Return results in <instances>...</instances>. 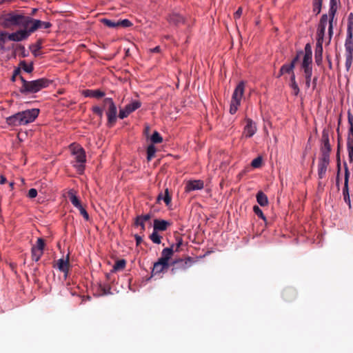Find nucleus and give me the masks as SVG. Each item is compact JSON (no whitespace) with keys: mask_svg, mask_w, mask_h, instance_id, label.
Masks as SVG:
<instances>
[{"mask_svg":"<svg viewBox=\"0 0 353 353\" xmlns=\"http://www.w3.org/2000/svg\"><path fill=\"white\" fill-rule=\"evenodd\" d=\"M330 6H337V0H330Z\"/></svg>","mask_w":353,"mask_h":353,"instance_id":"62","label":"nucleus"},{"mask_svg":"<svg viewBox=\"0 0 353 353\" xmlns=\"http://www.w3.org/2000/svg\"><path fill=\"white\" fill-rule=\"evenodd\" d=\"M347 121L350 125L347 137V149L350 163L353 162V115L350 110L347 112Z\"/></svg>","mask_w":353,"mask_h":353,"instance_id":"8","label":"nucleus"},{"mask_svg":"<svg viewBox=\"0 0 353 353\" xmlns=\"http://www.w3.org/2000/svg\"><path fill=\"white\" fill-rule=\"evenodd\" d=\"M99 288L101 290V294L105 295L110 293V287L109 285H99Z\"/></svg>","mask_w":353,"mask_h":353,"instance_id":"45","label":"nucleus"},{"mask_svg":"<svg viewBox=\"0 0 353 353\" xmlns=\"http://www.w3.org/2000/svg\"><path fill=\"white\" fill-rule=\"evenodd\" d=\"M19 65V68H22L25 72L28 73L32 72L34 70L33 64L30 63L28 65L25 61H20Z\"/></svg>","mask_w":353,"mask_h":353,"instance_id":"38","label":"nucleus"},{"mask_svg":"<svg viewBox=\"0 0 353 353\" xmlns=\"http://www.w3.org/2000/svg\"><path fill=\"white\" fill-rule=\"evenodd\" d=\"M245 90V83L244 81H241L236 86L234 92L232 94L230 106V113L231 114H234L236 112L239 106L241 104V99L243 96Z\"/></svg>","mask_w":353,"mask_h":353,"instance_id":"6","label":"nucleus"},{"mask_svg":"<svg viewBox=\"0 0 353 353\" xmlns=\"http://www.w3.org/2000/svg\"><path fill=\"white\" fill-rule=\"evenodd\" d=\"M137 218L139 219L143 222L148 221L151 219V214H146L144 215H139L137 216Z\"/></svg>","mask_w":353,"mask_h":353,"instance_id":"51","label":"nucleus"},{"mask_svg":"<svg viewBox=\"0 0 353 353\" xmlns=\"http://www.w3.org/2000/svg\"><path fill=\"white\" fill-rule=\"evenodd\" d=\"M19 79L21 81V86L19 91L22 94H29L37 93L43 88H48L52 81L47 78H41L33 81H27L23 77L20 76Z\"/></svg>","mask_w":353,"mask_h":353,"instance_id":"3","label":"nucleus"},{"mask_svg":"<svg viewBox=\"0 0 353 353\" xmlns=\"http://www.w3.org/2000/svg\"><path fill=\"white\" fill-rule=\"evenodd\" d=\"M78 209L79 210L80 214L83 216L84 219L85 221H89L90 216L85 208L81 205V207L78 208Z\"/></svg>","mask_w":353,"mask_h":353,"instance_id":"47","label":"nucleus"},{"mask_svg":"<svg viewBox=\"0 0 353 353\" xmlns=\"http://www.w3.org/2000/svg\"><path fill=\"white\" fill-rule=\"evenodd\" d=\"M243 13V8L242 7H239L237 10L234 14V19L235 20L240 19Z\"/></svg>","mask_w":353,"mask_h":353,"instance_id":"50","label":"nucleus"},{"mask_svg":"<svg viewBox=\"0 0 353 353\" xmlns=\"http://www.w3.org/2000/svg\"><path fill=\"white\" fill-rule=\"evenodd\" d=\"M7 182L6 178L3 175L0 176V184H4Z\"/></svg>","mask_w":353,"mask_h":353,"instance_id":"58","label":"nucleus"},{"mask_svg":"<svg viewBox=\"0 0 353 353\" xmlns=\"http://www.w3.org/2000/svg\"><path fill=\"white\" fill-rule=\"evenodd\" d=\"M204 187V182L202 180L188 181L185 185V192H189L194 190H201Z\"/></svg>","mask_w":353,"mask_h":353,"instance_id":"21","label":"nucleus"},{"mask_svg":"<svg viewBox=\"0 0 353 353\" xmlns=\"http://www.w3.org/2000/svg\"><path fill=\"white\" fill-rule=\"evenodd\" d=\"M330 157L321 156L318 164V176L319 179H323L325 176L327 168L330 164Z\"/></svg>","mask_w":353,"mask_h":353,"instance_id":"17","label":"nucleus"},{"mask_svg":"<svg viewBox=\"0 0 353 353\" xmlns=\"http://www.w3.org/2000/svg\"><path fill=\"white\" fill-rule=\"evenodd\" d=\"M195 261L196 260L190 256L185 257L184 259L178 258L177 260L178 265L184 269L191 266Z\"/></svg>","mask_w":353,"mask_h":353,"instance_id":"28","label":"nucleus"},{"mask_svg":"<svg viewBox=\"0 0 353 353\" xmlns=\"http://www.w3.org/2000/svg\"><path fill=\"white\" fill-rule=\"evenodd\" d=\"M134 239L136 240L137 245H139L141 243L142 241H143L141 236H140L138 234H135L134 235Z\"/></svg>","mask_w":353,"mask_h":353,"instance_id":"52","label":"nucleus"},{"mask_svg":"<svg viewBox=\"0 0 353 353\" xmlns=\"http://www.w3.org/2000/svg\"><path fill=\"white\" fill-rule=\"evenodd\" d=\"M337 11V6H330L329 9V13L327 14L328 16V21H329V26H328V35L330 41L331 40L332 35H333V30H334V26H333V21L335 17V14Z\"/></svg>","mask_w":353,"mask_h":353,"instance_id":"20","label":"nucleus"},{"mask_svg":"<svg viewBox=\"0 0 353 353\" xmlns=\"http://www.w3.org/2000/svg\"><path fill=\"white\" fill-rule=\"evenodd\" d=\"M256 201L261 206H266L268 204V199L262 191H259L256 194Z\"/></svg>","mask_w":353,"mask_h":353,"instance_id":"32","label":"nucleus"},{"mask_svg":"<svg viewBox=\"0 0 353 353\" xmlns=\"http://www.w3.org/2000/svg\"><path fill=\"white\" fill-rule=\"evenodd\" d=\"M151 141L152 143H160L163 141V138L158 132L155 131L151 137Z\"/></svg>","mask_w":353,"mask_h":353,"instance_id":"40","label":"nucleus"},{"mask_svg":"<svg viewBox=\"0 0 353 353\" xmlns=\"http://www.w3.org/2000/svg\"><path fill=\"white\" fill-rule=\"evenodd\" d=\"M42 39H39L37 41L34 45H32L30 46V49L34 57H37L39 55L38 51H39L42 48Z\"/></svg>","mask_w":353,"mask_h":353,"instance_id":"33","label":"nucleus"},{"mask_svg":"<svg viewBox=\"0 0 353 353\" xmlns=\"http://www.w3.org/2000/svg\"><path fill=\"white\" fill-rule=\"evenodd\" d=\"M344 168H345V176H344V187L343 189V196H349V177H350V172L346 163H344Z\"/></svg>","mask_w":353,"mask_h":353,"instance_id":"27","label":"nucleus"},{"mask_svg":"<svg viewBox=\"0 0 353 353\" xmlns=\"http://www.w3.org/2000/svg\"><path fill=\"white\" fill-rule=\"evenodd\" d=\"M101 22L105 26L111 28H117L119 27L128 28L133 25L132 23L127 19L115 21L103 18L101 19Z\"/></svg>","mask_w":353,"mask_h":353,"instance_id":"14","label":"nucleus"},{"mask_svg":"<svg viewBox=\"0 0 353 353\" xmlns=\"http://www.w3.org/2000/svg\"><path fill=\"white\" fill-rule=\"evenodd\" d=\"M81 94L85 97L101 99L105 95V92L101 90H83L81 91Z\"/></svg>","mask_w":353,"mask_h":353,"instance_id":"23","label":"nucleus"},{"mask_svg":"<svg viewBox=\"0 0 353 353\" xmlns=\"http://www.w3.org/2000/svg\"><path fill=\"white\" fill-rule=\"evenodd\" d=\"M290 86L292 89V90H293V94L294 96H297L299 94V92H300V89L299 88V85H298L297 83L296 82V83H290Z\"/></svg>","mask_w":353,"mask_h":353,"instance_id":"48","label":"nucleus"},{"mask_svg":"<svg viewBox=\"0 0 353 353\" xmlns=\"http://www.w3.org/2000/svg\"><path fill=\"white\" fill-rule=\"evenodd\" d=\"M338 148L336 153V160H337V175L336 179V183L339 190V174L341 171V161H340V136L338 137Z\"/></svg>","mask_w":353,"mask_h":353,"instance_id":"29","label":"nucleus"},{"mask_svg":"<svg viewBox=\"0 0 353 353\" xmlns=\"http://www.w3.org/2000/svg\"><path fill=\"white\" fill-rule=\"evenodd\" d=\"M346 59H345V68L346 70L349 71L352 63L353 61V54H345Z\"/></svg>","mask_w":353,"mask_h":353,"instance_id":"44","label":"nucleus"},{"mask_svg":"<svg viewBox=\"0 0 353 353\" xmlns=\"http://www.w3.org/2000/svg\"><path fill=\"white\" fill-rule=\"evenodd\" d=\"M32 17L26 15L22 11L10 12L0 17V24L5 28L12 26L21 28L20 30H28L31 26Z\"/></svg>","mask_w":353,"mask_h":353,"instance_id":"1","label":"nucleus"},{"mask_svg":"<svg viewBox=\"0 0 353 353\" xmlns=\"http://www.w3.org/2000/svg\"><path fill=\"white\" fill-rule=\"evenodd\" d=\"M52 26V23L48 21H42L39 19H35L32 17L31 26L28 30H23L25 32L26 39L30 36V34L34 32L39 28H50Z\"/></svg>","mask_w":353,"mask_h":353,"instance_id":"11","label":"nucleus"},{"mask_svg":"<svg viewBox=\"0 0 353 353\" xmlns=\"http://www.w3.org/2000/svg\"><path fill=\"white\" fill-rule=\"evenodd\" d=\"M296 77H295V74L294 72H293V73L291 74V77H290V83H296Z\"/></svg>","mask_w":353,"mask_h":353,"instance_id":"57","label":"nucleus"},{"mask_svg":"<svg viewBox=\"0 0 353 353\" xmlns=\"http://www.w3.org/2000/svg\"><path fill=\"white\" fill-rule=\"evenodd\" d=\"M68 196L72 204L77 208L82 205L74 190H70L68 191Z\"/></svg>","mask_w":353,"mask_h":353,"instance_id":"31","label":"nucleus"},{"mask_svg":"<svg viewBox=\"0 0 353 353\" xmlns=\"http://www.w3.org/2000/svg\"><path fill=\"white\" fill-rule=\"evenodd\" d=\"M182 244V239L181 237H178V249L180 248Z\"/></svg>","mask_w":353,"mask_h":353,"instance_id":"64","label":"nucleus"},{"mask_svg":"<svg viewBox=\"0 0 353 353\" xmlns=\"http://www.w3.org/2000/svg\"><path fill=\"white\" fill-rule=\"evenodd\" d=\"M303 54H305V51L303 52V50H299V51L296 52V55L299 56V58H300L301 56L303 55Z\"/></svg>","mask_w":353,"mask_h":353,"instance_id":"63","label":"nucleus"},{"mask_svg":"<svg viewBox=\"0 0 353 353\" xmlns=\"http://www.w3.org/2000/svg\"><path fill=\"white\" fill-rule=\"evenodd\" d=\"M103 110H105L108 127H112L117 122V108L112 98L106 97L103 100L102 106L94 105L91 110L92 113L102 119L103 116Z\"/></svg>","mask_w":353,"mask_h":353,"instance_id":"2","label":"nucleus"},{"mask_svg":"<svg viewBox=\"0 0 353 353\" xmlns=\"http://www.w3.org/2000/svg\"><path fill=\"white\" fill-rule=\"evenodd\" d=\"M327 60L328 61V66L330 69L332 68V63L330 57L329 56L327 57Z\"/></svg>","mask_w":353,"mask_h":353,"instance_id":"60","label":"nucleus"},{"mask_svg":"<svg viewBox=\"0 0 353 353\" xmlns=\"http://www.w3.org/2000/svg\"><path fill=\"white\" fill-rule=\"evenodd\" d=\"M299 59H300V58H299V57L296 55V56L292 59V61H291L290 63V64H292V65L295 68V65H296V63H297V61L299 60Z\"/></svg>","mask_w":353,"mask_h":353,"instance_id":"54","label":"nucleus"},{"mask_svg":"<svg viewBox=\"0 0 353 353\" xmlns=\"http://www.w3.org/2000/svg\"><path fill=\"white\" fill-rule=\"evenodd\" d=\"M173 245L170 248H165L161 252V256L159 260L154 263L152 274L153 275L159 274L160 273L166 272L170 269V259L173 255Z\"/></svg>","mask_w":353,"mask_h":353,"instance_id":"4","label":"nucleus"},{"mask_svg":"<svg viewBox=\"0 0 353 353\" xmlns=\"http://www.w3.org/2000/svg\"><path fill=\"white\" fill-rule=\"evenodd\" d=\"M141 105V103L139 101H134L132 103L126 105L123 109H121L119 112L118 117L123 119L128 117V115L132 112L139 108Z\"/></svg>","mask_w":353,"mask_h":353,"instance_id":"16","label":"nucleus"},{"mask_svg":"<svg viewBox=\"0 0 353 353\" xmlns=\"http://www.w3.org/2000/svg\"><path fill=\"white\" fill-rule=\"evenodd\" d=\"M70 147L73 148L72 153L75 157L76 162L79 163V165H74V166L77 168L78 171L83 172L85 168L84 163L86 161L85 152L84 149L79 145L73 147V145H71Z\"/></svg>","mask_w":353,"mask_h":353,"instance_id":"9","label":"nucleus"},{"mask_svg":"<svg viewBox=\"0 0 353 353\" xmlns=\"http://www.w3.org/2000/svg\"><path fill=\"white\" fill-rule=\"evenodd\" d=\"M161 200H163L168 206L171 203L172 197L168 188L165 190L164 193H160L158 195L157 202L159 203Z\"/></svg>","mask_w":353,"mask_h":353,"instance_id":"30","label":"nucleus"},{"mask_svg":"<svg viewBox=\"0 0 353 353\" xmlns=\"http://www.w3.org/2000/svg\"><path fill=\"white\" fill-rule=\"evenodd\" d=\"M345 47L346 54H353V32H347Z\"/></svg>","mask_w":353,"mask_h":353,"instance_id":"26","label":"nucleus"},{"mask_svg":"<svg viewBox=\"0 0 353 353\" xmlns=\"http://www.w3.org/2000/svg\"><path fill=\"white\" fill-rule=\"evenodd\" d=\"M322 5L323 3L320 1H314V0H312V11L314 13H315L316 16L321 12Z\"/></svg>","mask_w":353,"mask_h":353,"instance_id":"39","label":"nucleus"},{"mask_svg":"<svg viewBox=\"0 0 353 353\" xmlns=\"http://www.w3.org/2000/svg\"><path fill=\"white\" fill-rule=\"evenodd\" d=\"M317 80H318V77H314L313 80H312V85H313V88L314 89L316 86V84H317Z\"/></svg>","mask_w":353,"mask_h":353,"instance_id":"59","label":"nucleus"},{"mask_svg":"<svg viewBox=\"0 0 353 353\" xmlns=\"http://www.w3.org/2000/svg\"><path fill=\"white\" fill-rule=\"evenodd\" d=\"M126 261L125 259L118 260L115 262L113 265V271L116 272L118 270H123L125 267Z\"/></svg>","mask_w":353,"mask_h":353,"instance_id":"35","label":"nucleus"},{"mask_svg":"<svg viewBox=\"0 0 353 353\" xmlns=\"http://www.w3.org/2000/svg\"><path fill=\"white\" fill-rule=\"evenodd\" d=\"M20 74H21V68H17L14 70L12 74L17 77L18 76H19V77L21 76Z\"/></svg>","mask_w":353,"mask_h":353,"instance_id":"53","label":"nucleus"},{"mask_svg":"<svg viewBox=\"0 0 353 353\" xmlns=\"http://www.w3.org/2000/svg\"><path fill=\"white\" fill-rule=\"evenodd\" d=\"M245 125L243 128V134L246 138L252 137L256 132V123L250 118H245Z\"/></svg>","mask_w":353,"mask_h":353,"instance_id":"18","label":"nucleus"},{"mask_svg":"<svg viewBox=\"0 0 353 353\" xmlns=\"http://www.w3.org/2000/svg\"><path fill=\"white\" fill-rule=\"evenodd\" d=\"M54 267H57L59 271L65 274V276H67L70 268V254L66 255L65 259L62 258L57 260V264Z\"/></svg>","mask_w":353,"mask_h":353,"instance_id":"19","label":"nucleus"},{"mask_svg":"<svg viewBox=\"0 0 353 353\" xmlns=\"http://www.w3.org/2000/svg\"><path fill=\"white\" fill-rule=\"evenodd\" d=\"M21 112H19L10 117H8L6 118V123L8 125L10 126H19V125H23Z\"/></svg>","mask_w":353,"mask_h":353,"instance_id":"24","label":"nucleus"},{"mask_svg":"<svg viewBox=\"0 0 353 353\" xmlns=\"http://www.w3.org/2000/svg\"><path fill=\"white\" fill-rule=\"evenodd\" d=\"M323 41H316V45L314 52L315 63L320 66L323 63Z\"/></svg>","mask_w":353,"mask_h":353,"instance_id":"22","label":"nucleus"},{"mask_svg":"<svg viewBox=\"0 0 353 353\" xmlns=\"http://www.w3.org/2000/svg\"><path fill=\"white\" fill-rule=\"evenodd\" d=\"M330 130L328 128H324L322 131V135L320 140V152L321 156L330 157L332 151V146L330 143Z\"/></svg>","mask_w":353,"mask_h":353,"instance_id":"10","label":"nucleus"},{"mask_svg":"<svg viewBox=\"0 0 353 353\" xmlns=\"http://www.w3.org/2000/svg\"><path fill=\"white\" fill-rule=\"evenodd\" d=\"M45 245L44 239L39 238L36 245H34L31 248V257L32 261L37 262L40 260L43 254Z\"/></svg>","mask_w":353,"mask_h":353,"instance_id":"12","label":"nucleus"},{"mask_svg":"<svg viewBox=\"0 0 353 353\" xmlns=\"http://www.w3.org/2000/svg\"><path fill=\"white\" fill-rule=\"evenodd\" d=\"M156 153V148L153 144L148 145L147 148V159L148 161H151L154 157Z\"/></svg>","mask_w":353,"mask_h":353,"instance_id":"36","label":"nucleus"},{"mask_svg":"<svg viewBox=\"0 0 353 353\" xmlns=\"http://www.w3.org/2000/svg\"><path fill=\"white\" fill-rule=\"evenodd\" d=\"M135 226H140L141 227V232H143L145 230V222L142 221L138 218H135L134 223Z\"/></svg>","mask_w":353,"mask_h":353,"instance_id":"46","label":"nucleus"},{"mask_svg":"<svg viewBox=\"0 0 353 353\" xmlns=\"http://www.w3.org/2000/svg\"><path fill=\"white\" fill-rule=\"evenodd\" d=\"M25 32L23 30H19L14 32L8 33L5 31H0V48L5 50V44L8 40L12 41H21L26 40Z\"/></svg>","mask_w":353,"mask_h":353,"instance_id":"7","label":"nucleus"},{"mask_svg":"<svg viewBox=\"0 0 353 353\" xmlns=\"http://www.w3.org/2000/svg\"><path fill=\"white\" fill-rule=\"evenodd\" d=\"M178 23H185V19L183 17H181L178 14V19H177Z\"/></svg>","mask_w":353,"mask_h":353,"instance_id":"61","label":"nucleus"},{"mask_svg":"<svg viewBox=\"0 0 353 353\" xmlns=\"http://www.w3.org/2000/svg\"><path fill=\"white\" fill-rule=\"evenodd\" d=\"M160 50H161V48H160V47H159V46H156L155 48H150V49L149 50V51H150V52H154V53H159V52H160Z\"/></svg>","mask_w":353,"mask_h":353,"instance_id":"55","label":"nucleus"},{"mask_svg":"<svg viewBox=\"0 0 353 353\" xmlns=\"http://www.w3.org/2000/svg\"><path fill=\"white\" fill-rule=\"evenodd\" d=\"M262 157H258L252 160L251 165L255 168H260L262 165Z\"/></svg>","mask_w":353,"mask_h":353,"instance_id":"43","label":"nucleus"},{"mask_svg":"<svg viewBox=\"0 0 353 353\" xmlns=\"http://www.w3.org/2000/svg\"><path fill=\"white\" fill-rule=\"evenodd\" d=\"M294 67L292 64L285 63L281 67V73L291 74L294 72Z\"/></svg>","mask_w":353,"mask_h":353,"instance_id":"34","label":"nucleus"},{"mask_svg":"<svg viewBox=\"0 0 353 353\" xmlns=\"http://www.w3.org/2000/svg\"><path fill=\"white\" fill-rule=\"evenodd\" d=\"M343 199L345 202L350 207V198L349 196H343Z\"/></svg>","mask_w":353,"mask_h":353,"instance_id":"56","label":"nucleus"},{"mask_svg":"<svg viewBox=\"0 0 353 353\" xmlns=\"http://www.w3.org/2000/svg\"><path fill=\"white\" fill-rule=\"evenodd\" d=\"M150 240L156 244H160L161 242L162 237L158 234V231L154 230L150 235Z\"/></svg>","mask_w":353,"mask_h":353,"instance_id":"37","label":"nucleus"},{"mask_svg":"<svg viewBox=\"0 0 353 353\" xmlns=\"http://www.w3.org/2000/svg\"><path fill=\"white\" fill-rule=\"evenodd\" d=\"M329 23L328 16L327 14H323L319 20V22L317 25V30H316V41H323L324 37L325 34V28L326 26Z\"/></svg>","mask_w":353,"mask_h":353,"instance_id":"15","label":"nucleus"},{"mask_svg":"<svg viewBox=\"0 0 353 353\" xmlns=\"http://www.w3.org/2000/svg\"><path fill=\"white\" fill-rule=\"evenodd\" d=\"M253 211L256 215H257L259 218L263 219V221H266V217L263 213V211L258 205H254L253 207Z\"/></svg>","mask_w":353,"mask_h":353,"instance_id":"41","label":"nucleus"},{"mask_svg":"<svg viewBox=\"0 0 353 353\" xmlns=\"http://www.w3.org/2000/svg\"><path fill=\"white\" fill-rule=\"evenodd\" d=\"M170 224L168 221L156 219L154 220L153 229L158 232L165 231Z\"/></svg>","mask_w":353,"mask_h":353,"instance_id":"25","label":"nucleus"},{"mask_svg":"<svg viewBox=\"0 0 353 353\" xmlns=\"http://www.w3.org/2000/svg\"><path fill=\"white\" fill-rule=\"evenodd\" d=\"M347 32H353V13H350L347 17Z\"/></svg>","mask_w":353,"mask_h":353,"instance_id":"42","label":"nucleus"},{"mask_svg":"<svg viewBox=\"0 0 353 353\" xmlns=\"http://www.w3.org/2000/svg\"><path fill=\"white\" fill-rule=\"evenodd\" d=\"M37 196V190L34 188H31L28 190V196L30 199H34Z\"/></svg>","mask_w":353,"mask_h":353,"instance_id":"49","label":"nucleus"},{"mask_svg":"<svg viewBox=\"0 0 353 353\" xmlns=\"http://www.w3.org/2000/svg\"><path fill=\"white\" fill-rule=\"evenodd\" d=\"M39 109L32 108L21 111V115L23 125L34 121L39 114Z\"/></svg>","mask_w":353,"mask_h":353,"instance_id":"13","label":"nucleus"},{"mask_svg":"<svg viewBox=\"0 0 353 353\" xmlns=\"http://www.w3.org/2000/svg\"><path fill=\"white\" fill-rule=\"evenodd\" d=\"M301 68L304 72L305 86L307 88H309L312 75V50L310 43H306L305 46V54L301 63Z\"/></svg>","mask_w":353,"mask_h":353,"instance_id":"5","label":"nucleus"}]
</instances>
